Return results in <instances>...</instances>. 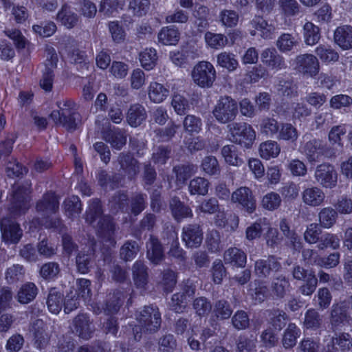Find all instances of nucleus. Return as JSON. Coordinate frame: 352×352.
I'll list each match as a JSON object with an SVG mask.
<instances>
[{
    "label": "nucleus",
    "instance_id": "obj_37",
    "mask_svg": "<svg viewBox=\"0 0 352 352\" xmlns=\"http://www.w3.org/2000/svg\"><path fill=\"white\" fill-rule=\"evenodd\" d=\"M57 20L64 26L71 28L78 21L77 15L67 6H63L57 14Z\"/></svg>",
    "mask_w": 352,
    "mask_h": 352
},
{
    "label": "nucleus",
    "instance_id": "obj_27",
    "mask_svg": "<svg viewBox=\"0 0 352 352\" xmlns=\"http://www.w3.org/2000/svg\"><path fill=\"white\" fill-rule=\"evenodd\" d=\"M346 124H341L332 126L328 133V140L330 144L333 146L342 148V138L346 135Z\"/></svg>",
    "mask_w": 352,
    "mask_h": 352
},
{
    "label": "nucleus",
    "instance_id": "obj_14",
    "mask_svg": "<svg viewBox=\"0 0 352 352\" xmlns=\"http://www.w3.org/2000/svg\"><path fill=\"white\" fill-rule=\"evenodd\" d=\"M326 196L324 191L317 186L305 188L302 193V202L309 207H318L323 204Z\"/></svg>",
    "mask_w": 352,
    "mask_h": 352
},
{
    "label": "nucleus",
    "instance_id": "obj_60",
    "mask_svg": "<svg viewBox=\"0 0 352 352\" xmlns=\"http://www.w3.org/2000/svg\"><path fill=\"white\" fill-rule=\"evenodd\" d=\"M321 229L317 223H311L304 234L305 240L309 243H316L319 239Z\"/></svg>",
    "mask_w": 352,
    "mask_h": 352
},
{
    "label": "nucleus",
    "instance_id": "obj_1",
    "mask_svg": "<svg viewBox=\"0 0 352 352\" xmlns=\"http://www.w3.org/2000/svg\"><path fill=\"white\" fill-rule=\"evenodd\" d=\"M137 320L138 324L135 325L133 331L135 333V338L139 339L141 338V336H138L139 330L153 333L159 329L161 324V315L158 309L146 307L140 311Z\"/></svg>",
    "mask_w": 352,
    "mask_h": 352
},
{
    "label": "nucleus",
    "instance_id": "obj_38",
    "mask_svg": "<svg viewBox=\"0 0 352 352\" xmlns=\"http://www.w3.org/2000/svg\"><path fill=\"white\" fill-rule=\"evenodd\" d=\"M303 34L305 43L313 45L318 42L320 34L318 27L311 22H307L303 26Z\"/></svg>",
    "mask_w": 352,
    "mask_h": 352
},
{
    "label": "nucleus",
    "instance_id": "obj_54",
    "mask_svg": "<svg viewBox=\"0 0 352 352\" xmlns=\"http://www.w3.org/2000/svg\"><path fill=\"white\" fill-rule=\"evenodd\" d=\"M296 129L291 124H282L280 129H278L277 138L280 140L294 142L298 138Z\"/></svg>",
    "mask_w": 352,
    "mask_h": 352
},
{
    "label": "nucleus",
    "instance_id": "obj_55",
    "mask_svg": "<svg viewBox=\"0 0 352 352\" xmlns=\"http://www.w3.org/2000/svg\"><path fill=\"white\" fill-rule=\"evenodd\" d=\"M279 125L278 122L274 118H265L260 124V130L262 133L267 135L273 136L278 133Z\"/></svg>",
    "mask_w": 352,
    "mask_h": 352
},
{
    "label": "nucleus",
    "instance_id": "obj_18",
    "mask_svg": "<svg viewBox=\"0 0 352 352\" xmlns=\"http://www.w3.org/2000/svg\"><path fill=\"white\" fill-rule=\"evenodd\" d=\"M202 232L199 226H188L184 228L182 240L188 248H197L202 242Z\"/></svg>",
    "mask_w": 352,
    "mask_h": 352
},
{
    "label": "nucleus",
    "instance_id": "obj_31",
    "mask_svg": "<svg viewBox=\"0 0 352 352\" xmlns=\"http://www.w3.org/2000/svg\"><path fill=\"white\" fill-rule=\"evenodd\" d=\"M157 60V51L154 48H146L140 53V61L146 70L155 67Z\"/></svg>",
    "mask_w": 352,
    "mask_h": 352
},
{
    "label": "nucleus",
    "instance_id": "obj_35",
    "mask_svg": "<svg viewBox=\"0 0 352 352\" xmlns=\"http://www.w3.org/2000/svg\"><path fill=\"white\" fill-rule=\"evenodd\" d=\"M265 228H268V221L266 219H259L246 228V239L252 241L259 238Z\"/></svg>",
    "mask_w": 352,
    "mask_h": 352
},
{
    "label": "nucleus",
    "instance_id": "obj_52",
    "mask_svg": "<svg viewBox=\"0 0 352 352\" xmlns=\"http://www.w3.org/2000/svg\"><path fill=\"white\" fill-rule=\"evenodd\" d=\"M65 213L69 217L78 214L81 211V204L77 196H72L66 199L63 204Z\"/></svg>",
    "mask_w": 352,
    "mask_h": 352
},
{
    "label": "nucleus",
    "instance_id": "obj_58",
    "mask_svg": "<svg viewBox=\"0 0 352 352\" xmlns=\"http://www.w3.org/2000/svg\"><path fill=\"white\" fill-rule=\"evenodd\" d=\"M340 246L339 237L333 234L327 233L322 237L318 244L320 249H324L326 248H331L332 249H337Z\"/></svg>",
    "mask_w": 352,
    "mask_h": 352
},
{
    "label": "nucleus",
    "instance_id": "obj_49",
    "mask_svg": "<svg viewBox=\"0 0 352 352\" xmlns=\"http://www.w3.org/2000/svg\"><path fill=\"white\" fill-rule=\"evenodd\" d=\"M297 43V40L292 35L283 34L278 37L276 41V46L280 52L286 53L292 50Z\"/></svg>",
    "mask_w": 352,
    "mask_h": 352
},
{
    "label": "nucleus",
    "instance_id": "obj_9",
    "mask_svg": "<svg viewBox=\"0 0 352 352\" xmlns=\"http://www.w3.org/2000/svg\"><path fill=\"white\" fill-rule=\"evenodd\" d=\"M261 60L269 71L276 73L286 67L284 58L274 48H267L262 51Z\"/></svg>",
    "mask_w": 352,
    "mask_h": 352
},
{
    "label": "nucleus",
    "instance_id": "obj_25",
    "mask_svg": "<svg viewBox=\"0 0 352 352\" xmlns=\"http://www.w3.org/2000/svg\"><path fill=\"white\" fill-rule=\"evenodd\" d=\"M221 155L229 165L240 166L243 163V159L239 155L237 147L233 144L224 146L221 149Z\"/></svg>",
    "mask_w": 352,
    "mask_h": 352
},
{
    "label": "nucleus",
    "instance_id": "obj_39",
    "mask_svg": "<svg viewBox=\"0 0 352 352\" xmlns=\"http://www.w3.org/2000/svg\"><path fill=\"white\" fill-rule=\"evenodd\" d=\"M62 304V294L55 289L50 290L47 300L49 311L53 314H58L61 310Z\"/></svg>",
    "mask_w": 352,
    "mask_h": 352
},
{
    "label": "nucleus",
    "instance_id": "obj_13",
    "mask_svg": "<svg viewBox=\"0 0 352 352\" xmlns=\"http://www.w3.org/2000/svg\"><path fill=\"white\" fill-rule=\"evenodd\" d=\"M304 142L300 150L304 154L309 162H314L319 160L322 154L323 146L319 140L313 139L307 140V137H304Z\"/></svg>",
    "mask_w": 352,
    "mask_h": 352
},
{
    "label": "nucleus",
    "instance_id": "obj_10",
    "mask_svg": "<svg viewBox=\"0 0 352 352\" xmlns=\"http://www.w3.org/2000/svg\"><path fill=\"white\" fill-rule=\"evenodd\" d=\"M57 62V54L52 49L47 54L43 70V77L40 82L41 87L45 91L52 89L54 79L53 69L56 67Z\"/></svg>",
    "mask_w": 352,
    "mask_h": 352
},
{
    "label": "nucleus",
    "instance_id": "obj_40",
    "mask_svg": "<svg viewBox=\"0 0 352 352\" xmlns=\"http://www.w3.org/2000/svg\"><path fill=\"white\" fill-rule=\"evenodd\" d=\"M195 293V289L192 287H188L186 291V295L175 294L173 296L170 302V307L176 312L182 311L186 307L187 296L191 297Z\"/></svg>",
    "mask_w": 352,
    "mask_h": 352
},
{
    "label": "nucleus",
    "instance_id": "obj_47",
    "mask_svg": "<svg viewBox=\"0 0 352 352\" xmlns=\"http://www.w3.org/2000/svg\"><path fill=\"white\" fill-rule=\"evenodd\" d=\"M337 213L330 207L322 208L319 212V221L321 226L325 228H329L336 223Z\"/></svg>",
    "mask_w": 352,
    "mask_h": 352
},
{
    "label": "nucleus",
    "instance_id": "obj_19",
    "mask_svg": "<svg viewBox=\"0 0 352 352\" xmlns=\"http://www.w3.org/2000/svg\"><path fill=\"white\" fill-rule=\"evenodd\" d=\"M251 24L252 28H254V30L251 32L252 35H255L256 32H257L265 39H270L273 37L275 30L274 27L268 24L262 17L256 16L252 19Z\"/></svg>",
    "mask_w": 352,
    "mask_h": 352
},
{
    "label": "nucleus",
    "instance_id": "obj_26",
    "mask_svg": "<svg viewBox=\"0 0 352 352\" xmlns=\"http://www.w3.org/2000/svg\"><path fill=\"white\" fill-rule=\"evenodd\" d=\"M74 326L76 332L79 337L85 340L91 337L92 329L89 324V318L86 314H82L76 318Z\"/></svg>",
    "mask_w": 352,
    "mask_h": 352
},
{
    "label": "nucleus",
    "instance_id": "obj_30",
    "mask_svg": "<svg viewBox=\"0 0 352 352\" xmlns=\"http://www.w3.org/2000/svg\"><path fill=\"white\" fill-rule=\"evenodd\" d=\"M278 263L274 258L267 260H259L255 264V272L258 276H265L270 271H276L278 269Z\"/></svg>",
    "mask_w": 352,
    "mask_h": 352
},
{
    "label": "nucleus",
    "instance_id": "obj_2",
    "mask_svg": "<svg viewBox=\"0 0 352 352\" xmlns=\"http://www.w3.org/2000/svg\"><path fill=\"white\" fill-rule=\"evenodd\" d=\"M228 128L230 141L245 148L252 147L256 140V131L250 124L234 122L230 124Z\"/></svg>",
    "mask_w": 352,
    "mask_h": 352
},
{
    "label": "nucleus",
    "instance_id": "obj_46",
    "mask_svg": "<svg viewBox=\"0 0 352 352\" xmlns=\"http://www.w3.org/2000/svg\"><path fill=\"white\" fill-rule=\"evenodd\" d=\"M204 38L206 45L209 47L215 50L223 47L227 43V38L222 34L208 32L206 33Z\"/></svg>",
    "mask_w": 352,
    "mask_h": 352
},
{
    "label": "nucleus",
    "instance_id": "obj_51",
    "mask_svg": "<svg viewBox=\"0 0 352 352\" xmlns=\"http://www.w3.org/2000/svg\"><path fill=\"white\" fill-rule=\"evenodd\" d=\"M170 209L173 217L179 220L182 218L187 217L192 214L191 210L182 204L179 200L173 198L170 201Z\"/></svg>",
    "mask_w": 352,
    "mask_h": 352
},
{
    "label": "nucleus",
    "instance_id": "obj_5",
    "mask_svg": "<svg viewBox=\"0 0 352 352\" xmlns=\"http://www.w3.org/2000/svg\"><path fill=\"white\" fill-rule=\"evenodd\" d=\"M315 182L323 188L332 189L337 186L338 175L335 166L329 163H322L316 166Z\"/></svg>",
    "mask_w": 352,
    "mask_h": 352
},
{
    "label": "nucleus",
    "instance_id": "obj_4",
    "mask_svg": "<svg viewBox=\"0 0 352 352\" xmlns=\"http://www.w3.org/2000/svg\"><path fill=\"white\" fill-rule=\"evenodd\" d=\"M212 115L220 123L226 124L234 120L238 114V104L230 96H221L217 101Z\"/></svg>",
    "mask_w": 352,
    "mask_h": 352
},
{
    "label": "nucleus",
    "instance_id": "obj_36",
    "mask_svg": "<svg viewBox=\"0 0 352 352\" xmlns=\"http://www.w3.org/2000/svg\"><path fill=\"white\" fill-rule=\"evenodd\" d=\"M315 52L322 62L327 64L336 62L339 58L338 53L329 46L320 45L316 48Z\"/></svg>",
    "mask_w": 352,
    "mask_h": 352
},
{
    "label": "nucleus",
    "instance_id": "obj_43",
    "mask_svg": "<svg viewBox=\"0 0 352 352\" xmlns=\"http://www.w3.org/2000/svg\"><path fill=\"white\" fill-rule=\"evenodd\" d=\"M30 331L34 336L36 342L38 343L39 346H43L48 340V336L46 332L45 325L42 320H36L32 324Z\"/></svg>",
    "mask_w": 352,
    "mask_h": 352
},
{
    "label": "nucleus",
    "instance_id": "obj_16",
    "mask_svg": "<svg viewBox=\"0 0 352 352\" xmlns=\"http://www.w3.org/2000/svg\"><path fill=\"white\" fill-rule=\"evenodd\" d=\"M333 40L343 50L352 48V26L348 25L336 28L333 33Z\"/></svg>",
    "mask_w": 352,
    "mask_h": 352
},
{
    "label": "nucleus",
    "instance_id": "obj_56",
    "mask_svg": "<svg viewBox=\"0 0 352 352\" xmlns=\"http://www.w3.org/2000/svg\"><path fill=\"white\" fill-rule=\"evenodd\" d=\"M90 282L85 278H80L76 280V288L74 294L81 298L84 300H87L90 296Z\"/></svg>",
    "mask_w": 352,
    "mask_h": 352
},
{
    "label": "nucleus",
    "instance_id": "obj_28",
    "mask_svg": "<svg viewBox=\"0 0 352 352\" xmlns=\"http://www.w3.org/2000/svg\"><path fill=\"white\" fill-rule=\"evenodd\" d=\"M146 119L144 108L140 104H134L131 107L127 114V121L131 126L140 125Z\"/></svg>",
    "mask_w": 352,
    "mask_h": 352
},
{
    "label": "nucleus",
    "instance_id": "obj_15",
    "mask_svg": "<svg viewBox=\"0 0 352 352\" xmlns=\"http://www.w3.org/2000/svg\"><path fill=\"white\" fill-rule=\"evenodd\" d=\"M285 316L279 314L272 321V327L267 328L261 335L263 343L268 346H274L278 341L276 332L280 331L285 326Z\"/></svg>",
    "mask_w": 352,
    "mask_h": 352
},
{
    "label": "nucleus",
    "instance_id": "obj_50",
    "mask_svg": "<svg viewBox=\"0 0 352 352\" xmlns=\"http://www.w3.org/2000/svg\"><path fill=\"white\" fill-rule=\"evenodd\" d=\"M133 279L138 287L142 288L147 282V274L144 265L141 263H135L133 267Z\"/></svg>",
    "mask_w": 352,
    "mask_h": 352
},
{
    "label": "nucleus",
    "instance_id": "obj_23",
    "mask_svg": "<svg viewBox=\"0 0 352 352\" xmlns=\"http://www.w3.org/2000/svg\"><path fill=\"white\" fill-rule=\"evenodd\" d=\"M169 95V90L163 85L157 82L150 83L148 89V96L154 103H161L166 99Z\"/></svg>",
    "mask_w": 352,
    "mask_h": 352
},
{
    "label": "nucleus",
    "instance_id": "obj_20",
    "mask_svg": "<svg viewBox=\"0 0 352 352\" xmlns=\"http://www.w3.org/2000/svg\"><path fill=\"white\" fill-rule=\"evenodd\" d=\"M251 24L252 28H254V30L251 32L252 35H255L256 32H257L265 39H270L273 37L275 30L274 27L268 24L262 17L256 16L252 19Z\"/></svg>",
    "mask_w": 352,
    "mask_h": 352
},
{
    "label": "nucleus",
    "instance_id": "obj_44",
    "mask_svg": "<svg viewBox=\"0 0 352 352\" xmlns=\"http://www.w3.org/2000/svg\"><path fill=\"white\" fill-rule=\"evenodd\" d=\"M209 182L204 177H196L189 184V191L192 195H205L207 194Z\"/></svg>",
    "mask_w": 352,
    "mask_h": 352
},
{
    "label": "nucleus",
    "instance_id": "obj_33",
    "mask_svg": "<svg viewBox=\"0 0 352 352\" xmlns=\"http://www.w3.org/2000/svg\"><path fill=\"white\" fill-rule=\"evenodd\" d=\"M214 223L217 226L227 228L228 230H234L239 225V218L236 215H230L226 217L224 211H219L214 216Z\"/></svg>",
    "mask_w": 352,
    "mask_h": 352
},
{
    "label": "nucleus",
    "instance_id": "obj_22",
    "mask_svg": "<svg viewBox=\"0 0 352 352\" xmlns=\"http://www.w3.org/2000/svg\"><path fill=\"white\" fill-rule=\"evenodd\" d=\"M180 33L174 27H164L159 32L157 38L159 43L164 45H175L179 41Z\"/></svg>",
    "mask_w": 352,
    "mask_h": 352
},
{
    "label": "nucleus",
    "instance_id": "obj_12",
    "mask_svg": "<svg viewBox=\"0 0 352 352\" xmlns=\"http://www.w3.org/2000/svg\"><path fill=\"white\" fill-rule=\"evenodd\" d=\"M232 201L238 203L250 213L255 209V200L251 190L248 188L241 187L236 190L232 195Z\"/></svg>",
    "mask_w": 352,
    "mask_h": 352
},
{
    "label": "nucleus",
    "instance_id": "obj_41",
    "mask_svg": "<svg viewBox=\"0 0 352 352\" xmlns=\"http://www.w3.org/2000/svg\"><path fill=\"white\" fill-rule=\"evenodd\" d=\"M217 58V64L230 72L235 70L239 65L235 55L226 52L219 54Z\"/></svg>",
    "mask_w": 352,
    "mask_h": 352
},
{
    "label": "nucleus",
    "instance_id": "obj_7",
    "mask_svg": "<svg viewBox=\"0 0 352 352\" xmlns=\"http://www.w3.org/2000/svg\"><path fill=\"white\" fill-rule=\"evenodd\" d=\"M200 50L195 45L182 46L180 49L169 52L168 57L170 62L176 67H184L190 60L197 58Z\"/></svg>",
    "mask_w": 352,
    "mask_h": 352
},
{
    "label": "nucleus",
    "instance_id": "obj_62",
    "mask_svg": "<svg viewBox=\"0 0 352 352\" xmlns=\"http://www.w3.org/2000/svg\"><path fill=\"white\" fill-rule=\"evenodd\" d=\"M128 70V65L121 61H113L110 67L111 74L118 79L124 78L127 75Z\"/></svg>",
    "mask_w": 352,
    "mask_h": 352
},
{
    "label": "nucleus",
    "instance_id": "obj_24",
    "mask_svg": "<svg viewBox=\"0 0 352 352\" xmlns=\"http://www.w3.org/2000/svg\"><path fill=\"white\" fill-rule=\"evenodd\" d=\"M246 260L245 254L236 248L228 249L224 254V261L233 266L243 267L246 263Z\"/></svg>",
    "mask_w": 352,
    "mask_h": 352
},
{
    "label": "nucleus",
    "instance_id": "obj_48",
    "mask_svg": "<svg viewBox=\"0 0 352 352\" xmlns=\"http://www.w3.org/2000/svg\"><path fill=\"white\" fill-rule=\"evenodd\" d=\"M125 4V0H102L100 11L107 15H113L118 10H122Z\"/></svg>",
    "mask_w": 352,
    "mask_h": 352
},
{
    "label": "nucleus",
    "instance_id": "obj_17",
    "mask_svg": "<svg viewBox=\"0 0 352 352\" xmlns=\"http://www.w3.org/2000/svg\"><path fill=\"white\" fill-rule=\"evenodd\" d=\"M58 199L54 193L45 195L36 205V210L46 218L55 213L58 208Z\"/></svg>",
    "mask_w": 352,
    "mask_h": 352
},
{
    "label": "nucleus",
    "instance_id": "obj_29",
    "mask_svg": "<svg viewBox=\"0 0 352 352\" xmlns=\"http://www.w3.org/2000/svg\"><path fill=\"white\" fill-rule=\"evenodd\" d=\"M37 294V288L32 283L23 285L17 294L18 301L21 304H28L34 299Z\"/></svg>",
    "mask_w": 352,
    "mask_h": 352
},
{
    "label": "nucleus",
    "instance_id": "obj_45",
    "mask_svg": "<svg viewBox=\"0 0 352 352\" xmlns=\"http://www.w3.org/2000/svg\"><path fill=\"white\" fill-rule=\"evenodd\" d=\"M300 333V329L294 324H289L283 338V344L285 348L293 347Z\"/></svg>",
    "mask_w": 352,
    "mask_h": 352
},
{
    "label": "nucleus",
    "instance_id": "obj_42",
    "mask_svg": "<svg viewBox=\"0 0 352 352\" xmlns=\"http://www.w3.org/2000/svg\"><path fill=\"white\" fill-rule=\"evenodd\" d=\"M282 202L280 195L275 192L266 193L262 198L261 206L263 208L273 211L278 208Z\"/></svg>",
    "mask_w": 352,
    "mask_h": 352
},
{
    "label": "nucleus",
    "instance_id": "obj_57",
    "mask_svg": "<svg viewBox=\"0 0 352 352\" xmlns=\"http://www.w3.org/2000/svg\"><path fill=\"white\" fill-rule=\"evenodd\" d=\"M171 105L178 115L184 114L189 108L188 101L179 94L173 95Z\"/></svg>",
    "mask_w": 352,
    "mask_h": 352
},
{
    "label": "nucleus",
    "instance_id": "obj_8",
    "mask_svg": "<svg viewBox=\"0 0 352 352\" xmlns=\"http://www.w3.org/2000/svg\"><path fill=\"white\" fill-rule=\"evenodd\" d=\"M2 238L6 243H18L22 236V230L19 226L9 218L0 220Z\"/></svg>",
    "mask_w": 352,
    "mask_h": 352
},
{
    "label": "nucleus",
    "instance_id": "obj_63",
    "mask_svg": "<svg viewBox=\"0 0 352 352\" xmlns=\"http://www.w3.org/2000/svg\"><path fill=\"white\" fill-rule=\"evenodd\" d=\"M59 272L58 265L55 263H47L44 264L41 270V276L47 280L54 278Z\"/></svg>",
    "mask_w": 352,
    "mask_h": 352
},
{
    "label": "nucleus",
    "instance_id": "obj_61",
    "mask_svg": "<svg viewBox=\"0 0 352 352\" xmlns=\"http://www.w3.org/2000/svg\"><path fill=\"white\" fill-rule=\"evenodd\" d=\"M139 250V247L135 242H127L121 248L120 256L126 260H132Z\"/></svg>",
    "mask_w": 352,
    "mask_h": 352
},
{
    "label": "nucleus",
    "instance_id": "obj_34",
    "mask_svg": "<svg viewBox=\"0 0 352 352\" xmlns=\"http://www.w3.org/2000/svg\"><path fill=\"white\" fill-rule=\"evenodd\" d=\"M147 257L153 263H158L163 258V251L158 241L151 237L147 243Z\"/></svg>",
    "mask_w": 352,
    "mask_h": 352
},
{
    "label": "nucleus",
    "instance_id": "obj_3",
    "mask_svg": "<svg viewBox=\"0 0 352 352\" xmlns=\"http://www.w3.org/2000/svg\"><path fill=\"white\" fill-rule=\"evenodd\" d=\"M193 82L201 88H210L217 78L214 67L208 61H199L191 71Z\"/></svg>",
    "mask_w": 352,
    "mask_h": 352
},
{
    "label": "nucleus",
    "instance_id": "obj_32",
    "mask_svg": "<svg viewBox=\"0 0 352 352\" xmlns=\"http://www.w3.org/2000/svg\"><path fill=\"white\" fill-rule=\"evenodd\" d=\"M280 229L287 238L288 245H290L295 250H299L301 248L300 239L294 231L290 230L288 223L285 219L280 221Z\"/></svg>",
    "mask_w": 352,
    "mask_h": 352
},
{
    "label": "nucleus",
    "instance_id": "obj_64",
    "mask_svg": "<svg viewBox=\"0 0 352 352\" xmlns=\"http://www.w3.org/2000/svg\"><path fill=\"white\" fill-rule=\"evenodd\" d=\"M288 169L294 176L302 177L307 174V166L299 160H292L288 164Z\"/></svg>",
    "mask_w": 352,
    "mask_h": 352
},
{
    "label": "nucleus",
    "instance_id": "obj_59",
    "mask_svg": "<svg viewBox=\"0 0 352 352\" xmlns=\"http://www.w3.org/2000/svg\"><path fill=\"white\" fill-rule=\"evenodd\" d=\"M351 104L352 98L349 96L345 94L336 95L330 100V106L335 109L348 107Z\"/></svg>",
    "mask_w": 352,
    "mask_h": 352
},
{
    "label": "nucleus",
    "instance_id": "obj_53",
    "mask_svg": "<svg viewBox=\"0 0 352 352\" xmlns=\"http://www.w3.org/2000/svg\"><path fill=\"white\" fill-rule=\"evenodd\" d=\"M184 128L189 133H198L202 126V122L199 118L193 115H188L184 120Z\"/></svg>",
    "mask_w": 352,
    "mask_h": 352
},
{
    "label": "nucleus",
    "instance_id": "obj_11",
    "mask_svg": "<svg viewBox=\"0 0 352 352\" xmlns=\"http://www.w3.org/2000/svg\"><path fill=\"white\" fill-rule=\"evenodd\" d=\"M30 192L29 185L25 188H18L14 190L13 195L14 203L11 211L14 215L23 214L28 209Z\"/></svg>",
    "mask_w": 352,
    "mask_h": 352
},
{
    "label": "nucleus",
    "instance_id": "obj_21",
    "mask_svg": "<svg viewBox=\"0 0 352 352\" xmlns=\"http://www.w3.org/2000/svg\"><path fill=\"white\" fill-rule=\"evenodd\" d=\"M280 146L277 142L267 140L260 144L258 154L262 159L270 160L277 157L280 153Z\"/></svg>",
    "mask_w": 352,
    "mask_h": 352
},
{
    "label": "nucleus",
    "instance_id": "obj_6",
    "mask_svg": "<svg viewBox=\"0 0 352 352\" xmlns=\"http://www.w3.org/2000/svg\"><path fill=\"white\" fill-rule=\"evenodd\" d=\"M291 65L294 69L310 77L316 76L320 69L317 58L309 54H301L291 61Z\"/></svg>",
    "mask_w": 352,
    "mask_h": 352
}]
</instances>
